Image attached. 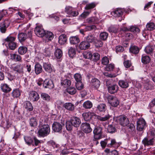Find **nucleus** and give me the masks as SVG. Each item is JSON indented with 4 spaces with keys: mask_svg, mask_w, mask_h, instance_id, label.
I'll use <instances>...</instances> for the list:
<instances>
[{
    "mask_svg": "<svg viewBox=\"0 0 155 155\" xmlns=\"http://www.w3.org/2000/svg\"><path fill=\"white\" fill-rule=\"evenodd\" d=\"M101 144L103 148H104L106 145L108 147L115 148L118 147L120 146V143L116 142L115 139L110 138L101 141Z\"/></svg>",
    "mask_w": 155,
    "mask_h": 155,
    "instance_id": "f257e3e1",
    "label": "nucleus"
},
{
    "mask_svg": "<svg viewBox=\"0 0 155 155\" xmlns=\"http://www.w3.org/2000/svg\"><path fill=\"white\" fill-rule=\"evenodd\" d=\"M50 131V128L48 125L44 124L40 126L38 133L39 136L44 137L48 135Z\"/></svg>",
    "mask_w": 155,
    "mask_h": 155,
    "instance_id": "f03ea898",
    "label": "nucleus"
},
{
    "mask_svg": "<svg viewBox=\"0 0 155 155\" xmlns=\"http://www.w3.org/2000/svg\"><path fill=\"white\" fill-rule=\"evenodd\" d=\"M34 31L36 35L39 37H43L45 32L42 26L41 25H37Z\"/></svg>",
    "mask_w": 155,
    "mask_h": 155,
    "instance_id": "7ed1b4c3",
    "label": "nucleus"
},
{
    "mask_svg": "<svg viewBox=\"0 0 155 155\" xmlns=\"http://www.w3.org/2000/svg\"><path fill=\"white\" fill-rule=\"evenodd\" d=\"M118 121L120 124L123 127L127 126L129 123L128 119L124 115L118 117Z\"/></svg>",
    "mask_w": 155,
    "mask_h": 155,
    "instance_id": "20e7f679",
    "label": "nucleus"
},
{
    "mask_svg": "<svg viewBox=\"0 0 155 155\" xmlns=\"http://www.w3.org/2000/svg\"><path fill=\"white\" fill-rule=\"evenodd\" d=\"M108 101L112 106L114 107H117L119 104L118 98L114 96H110L108 98Z\"/></svg>",
    "mask_w": 155,
    "mask_h": 155,
    "instance_id": "39448f33",
    "label": "nucleus"
},
{
    "mask_svg": "<svg viewBox=\"0 0 155 155\" xmlns=\"http://www.w3.org/2000/svg\"><path fill=\"white\" fill-rule=\"evenodd\" d=\"M145 121L142 119H139L137 122V130L141 131L143 130L145 127Z\"/></svg>",
    "mask_w": 155,
    "mask_h": 155,
    "instance_id": "423d86ee",
    "label": "nucleus"
},
{
    "mask_svg": "<svg viewBox=\"0 0 155 155\" xmlns=\"http://www.w3.org/2000/svg\"><path fill=\"white\" fill-rule=\"evenodd\" d=\"M81 129L85 133H88L91 132L92 129L90 124L87 123H83L81 125Z\"/></svg>",
    "mask_w": 155,
    "mask_h": 155,
    "instance_id": "0eeeda50",
    "label": "nucleus"
},
{
    "mask_svg": "<svg viewBox=\"0 0 155 155\" xmlns=\"http://www.w3.org/2000/svg\"><path fill=\"white\" fill-rule=\"evenodd\" d=\"M94 138L95 139H100L102 136V129L100 127L95 128L94 130Z\"/></svg>",
    "mask_w": 155,
    "mask_h": 155,
    "instance_id": "6e6552de",
    "label": "nucleus"
},
{
    "mask_svg": "<svg viewBox=\"0 0 155 155\" xmlns=\"http://www.w3.org/2000/svg\"><path fill=\"white\" fill-rule=\"evenodd\" d=\"M107 87L109 92L111 94L117 93L119 89L118 86L116 84L110 85Z\"/></svg>",
    "mask_w": 155,
    "mask_h": 155,
    "instance_id": "1a4fd4ad",
    "label": "nucleus"
},
{
    "mask_svg": "<svg viewBox=\"0 0 155 155\" xmlns=\"http://www.w3.org/2000/svg\"><path fill=\"white\" fill-rule=\"evenodd\" d=\"M37 122L36 119L35 117L31 118L30 120V126L31 127V131L33 132L32 134L35 133L34 129L36 128L37 125Z\"/></svg>",
    "mask_w": 155,
    "mask_h": 155,
    "instance_id": "9d476101",
    "label": "nucleus"
},
{
    "mask_svg": "<svg viewBox=\"0 0 155 155\" xmlns=\"http://www.w3.org/2000/svg\"><path fill=\"white\" fill-rule=\"evenodd\" d=\"M90 84L92 87L96 89L99 87L100 82L98 79L94 78L91 79Z\"/></svg>",
    "mask_w": 155,
    "mask_h": 155,
    "instance_id": "9b49d317",
    "label": "nucleus"
},
{
    "mask_svg": "<svg viewBox=\"0 0 155 155\" xmlns=\"http://www.w3.org/2000/svg\"><path fill=\"white\" fill-rule=\"evenodd\" d=\"M43 86L45 88H52L54 85L53 81L49 79H45L43 83Z\"/></svg>",
    "mask_w": 155,
    "mask_h": 155,
    "instance_id": "f8f14e48",
    "label": "nucleus"
},
{
    "mask_svg": "<svg viewBox=\"0 0 155 155\" xmlns=\"http://www.w3.org/2000/svg\"><path fill=\"white\" fill-rule=\"evenodd\" d=\"M72 125L73 126L78 127L81 124V121L80 119L76 117H73L70 120Z\"/></svg>",
    "mask_w": 155,
    "mask_h": 155,
    "instance_id": "ddd939ff",
    "label": "nucleus"
},
{
    "mask_svg": "<svg viewBox=\"0 0 155 155\" xmlns=\"http://www.w3.org/2000/svg\"><path fill=\"white\" fill-rule=\"evenodd\" d=\"M62 125L59 122H54L52 125V129L55 132H59L62 129Z\"/></svg>",
    "mask_w": 155,
    "mask_h": 155,
    "instance_id": "4468645a",
    "label": "nucleus"
},
{
    "mask_svg": "<svg viewBox=\"0 0 155 155\" xmlns=\"http://www.w3.org/2000/svg\"><path fill=\"white\" fill-rule=\"evenodd\" d=\"M84 119L86 121H88L90 120L92 117H94L95 118L96 114L94 113L91 112L84 113L82 114Z\"/></svg>",
    "mask_w": 155,
    "mask_h": 155,
    "instance_id": "2eb2a0df",
    "label": "nucleus"
},
{
    "mask_svg": "<svg viewBox=\"0 0 155 155\" xmlns=\"http://www.w3.org/2000/svg\"><path fill=\"white\" fill-rule=\"evenodd\" d=\"M46 38L45 42H48L51 41L54 37V35L53 33L49 31H45V34L43 36Z\"/></svg>",
    "mask_w": 155,
    "mask_h": 155,
    "instance_id": "dca6fc26",
    "label": "nucleus"
},
{
    "mask_svg": "<svg viewBox=\"0 0 155 155\" xmlns=\"http://www.w3.org/2000/svg\"><path fill=\"white\" fill-rule=\"evenodd\" d=\"M142 142L145 146L152 145L153 144V139H149L146 137L143 140Z\"/></svg>",
    "mask_w": 155,
    "mask_h": 155,
    "instance_id": "f3484780",
    "label": "nucleus"
},
{
    "mask_svg": "<svg viewBox=\"0 0 155 155\" xmlns=\"http://www.w3.org/2000/svg\"><path fill=\"white\" fill-rule=\"evenodd\" d=\"M43 66L45 70L48 72L51 73L53 71V67L50 64L48 63H44Z\"/></svg>",
    "mask_w": 155,
    "mask_h": 155,
    "instance_id": "a211bd4d",
    "label": "nucleus"
},
{
    "mask_svg": "<svg viewBox=\"0 0 155 155\" xmlns=\"http://www.w3.org/2000/svg\"><path fill=\"white\" fill-rule=\"evenodd\" d=\"M30 97L32 101H37L39 98V96L38 94L35 91H32L30 94Z\"/></svg>",
    "mask_w": 155,
    "mask_h": 155,
    "instance_id": "6ab92c4d",
    "label": "nucleus"
},
{
    "mask_svg": "<svg viewBox=\"0 0 155 155\" xmlns=\"http://www.w3.org/2000/svg\"><path fill=\"white\" fill-rule=\"evenodd\" d=\"M90 46L89 43L87 41H82L79 45V48L81 50H86L88 49Z\"/></svg>",
    "mask_w": 155,
    "mask_h": 155,
    "instance_id": "aec40b11",
    "label": "nucleus"
},
{
    "mask_svg": "<svg viewBox=\"0 0 155 155\" xmlns=\"http://www.w3.org/2000/svg\"><path fill=\"white\" fill-rule=\"evenodd\" d=\"M123 14V11L120 8H118L114 11L111 12V14L114 17H120Z\"/></svg>",
    "mask_w": 155,
    "mask_h": 155,
    "instance_id": "412c9836",
    "label": "nucleus"
},
{
    "mask_svg": "<svg viewBox=\"0 0 155 155\" xmlns=\"http://www.w3.org/2000/svg\"><path fill=\"white\" fill-rule=\"evenodd\" d=\"M67 41L66 36L65 34H62L59 37L58 42L61 45L64 44Z\"/></svg>",
    "mask_w": 155,
    "mask_h": 155,
    "instance_id": "4be33fe9",
    "label": "nucleus"
},
{
    "mask_svg": "<svg viewBox=\"0 0 155 155\" xmlns=\"http://www.w3.org/2000/svg\"><path fill=\"white\" fill-rule=\"evenodd\" d=\"M111 116L109 114L106 115L104 117H101L96 114L95 118H97L98 120L101 121H104L108 120Z\"/></svg>",
    "mask_w": 155,
    "mask_h": 155,
    "instance_id": "5701e85b",
    "label": "nucleus"
},
{
    "mask_svg": "<svg viewBox=\"0 0 155 155\" xmlns=\"http://www.w3.org/2000/svg\"><path fill=\"white\" fill-rule=\"evenodd\" d=\"M1 87L2 91L5 93L8 92L11 90V88L6 84H2Z\"/></svg>",
    "mask_w": 155,
    "mask_h": 155,
    "instance_id": "b1692460",
    "label": "nucleus"
},
{
    "mask_svg": "<svg viewBox=\"0 0 155 155\" xmlns=\"http://www.w3.org/2000/svg\"><path fill=\"white\" fill-rule=\"evenodd\" d=\"M80 41L78 36H72L70 38V42L71 44L74 45L78 43Z\"/></svg>",
    "mask_w": 155,
    "mask_h": 155,
    "instance_id": "393cba45",
    "label": "nucleus"
},
{
    "mask_svg": "<svg viewBox=\"0 0 155 155\" xmlns=\"http://www.w3.org/2000/svg\"><path fill=\"white\" fill-rule=\"evenodd\" d=\"M18 38L21 43L24 41L27 38V35L26 33H21L18 35Z\"/></svg>",
    "mask_w": 155,
    "mask_h": 155,
    "instance_id": "a878e982",
    "label": "nucleus"
},
{
    "mask_svg": "<svg viewBox=\"0 0 155 155\" xmlns=\"http://www.w3.org/2000/svg\"><path fill=\"white\" fill-rule=\"evenodd\" d=\"M119 86L123 88H127L129 86L128 82L126 80H121L119 81Z\"/></svg>",
    "mask_w": 155,
    "mask_h": 155,
    "instance_id": "bb28decb",
    "label": "nucleus"
},
{
    "mask_svg": "<svg viewBox=\"0 0 155 155\" xmlns=\"http://www.w3.org/2000/svg\"><path fill=\"white\" fill-rule=\"evenodd\" d=\"M11 59L15 61H21V56L15 54H10Z\"/></svg>",
    "mask_w": 155,
    "mask_h": 155,
    "instance_id": "cd10ccee",
    "label": "nucleus"
},
{
    "mask_svg": "<svg viewBox=\"0 0 155 155\" xmlns=\"http://www.w3.org/2000/svg\"><path fill=\"white\" fill-rule=\"evenodd\" d=\"M129 50L130 53L134 54H137L139 51V48L135 46H131Z\"/></svg>",
    "mask_w": 155,
    "mask_h": 155,
    "instance_id": "c85d7f7f",
    "label": "nucleus"
},
{
    "mask_svg": "<svg viewBox=\"0 0 155 155\" xmlns=\"http://www.w3.org/2000/svg\"><path fill=\"white\" fill-rule=\"evenodd\" d=\"M64 107L69 110L72 111L74 109V105L71 103H66L64 105Z\"/></svg>",
    "mask_w": 155,
    "mask_h": 155,
    "instance_id": "c756f323",
    "label": "nucleus"
},
{
    "mask_svg": "<svg viewBox=\"0 0 155 155\" xmlns=\"http://www.w3.org/2000/svg\"><path fill=\"white\" fill-rule=\"evenodd\" d=\"M107 131L108 133L112 134L116 131V129L114 125L110 124L108 125Z\"/></svg>",
    "mask_w": 155,
    "mask_h": 155,
    "instance_id": "7c9ffc66",
    "label": "nucleus"
},
{
    "mask_svg": "<svg viewBox=\"0 0 155 155\" xmlns=\"http://www.w3.org/2000/svg\"><path fill=\"white\" fill-rule=\"evenodd\" d=\"M86 41L89 43L96 41V38L94 35L92 34L88 35L86 38Z\"/></svg>",
    "mask_w": 155,
    "mask_h": 155,
    "instance_id": "2f4dec72",
    "label": "nucleus"
},
{
    "mask_svg": "<svg viewBox=\"0 0 155 155\" xmlns=\"http://www.w3.org/2000/svg\"><path fill=\"white\" fill-rule=\"evenodd\" d=\"M42 70L41 66L39 64H36L35 66V71L36 74L41 73Z\"/></svg>",
    "mask_w": 155,
    "mask_h": 155,
    "instance_id": "473e14b6",
    "label": "nucleus"
},
{
    "mask_svg": "<svg viewBox=\"0 0 155 155\" xmlns=\"http://www.w3.org/2000/svg\"><path fill=\"white\" fill-rule=\"evenodd\" d=\"M87 22L89 24H97L98 21L97 18L94 17H91L87 19Z\"/></svg>",
    "mask_w": 155,
    "mask_h": 155,
    "instance_id": "72a5a7b5",
    "label": "nucleus"
},
{
    "mask_svg": "<svg viewBox=\"0 0 155 155\" xmlns=\"http://www.w3.org/2000/svg\"><path fill=\"white\" fill-rule=\"evenodd\" d=\"M154 49L153 46L149 45L147 46L145 48V51L147 54H151Z\"/></svg>",
    "mask_w": 155,
    "mask_h": 155,
    "instance_id": "f704fd0d",
    "label": "nucleus"
},
{
    "mask_svg": "<svg viewBox=\"0 0 155 155\" xmlns=\"http://www.w3.org/2000/svg\"><path fill=\"white\" fill-rule=\"evenodd\" d=\"M61 84L64 87H67L71 85V82L70 80L65 79L61 81Z\"/></svg>",
    "mask_w": 155,
    "mask_h": 155,
    "instance_id": "c9c22d12",
    "label": "nucleus"
},
{
    "mask_svg": "<svg viewBox=\"0 0 155 155\" xmlns=\"http://www.w3.org/2000/svg\"><path fill=\"white\" fill-rule=\"evenodd\" d=\"M54 55L57 58H60L62 55V51L60 49L58 48L55 50Z\"/></svg>",
    "mask_w": 155,
    "mask_h": 155,
    "instance_id": "e433bc0d",
    "label": "nucleus"
},
{
    "mask_svg": "<svg viewBox=\"0 0 155 155\" xmlns=\"http://www.w3.org/2000/svg\"><path fill=\"white\" fill-rule=\"evenodd\" d=\"M83 55L84 57L86 59H91L93 57V55L90 51H85L83 53Z\"/></svg>",
    "mask_w": 155,
    "mask_h": 155,
    "instance_id": "4c0bfd02",
    "label": "nucleus"
},
{
    "mask_svg": "<svg viewBox=\"0 0 155 155\" xmlns=\"http://www.w3.org/2000/svg\"><path fill=\"white\" fill-rule=\"evenodd\" d=\"M150 61V59L149 56L144 55L142 56L141 61L143 63L147 64L149 63Z\"/></svg>",
    "mask_w": 155,
    "mask_h": 155,
    "instance_id": "58836bf2",
    "label": "nucleus"
},
{
    "mask_svg": "<svg viewBox=\"0 0 155 155\" xmlns=\"http://www.w3.org/2000/svg\"><path fill=\"white\" fill-rule=\"evenodd\" d=\"M97 109L100 111H104L106 109L107 106L104 104H100L97 107Z\"/></svg>",
    "mask_w": 155,
    "mask_h": 155,
    "instance_id": "ea45409f",
    "label": "nucleus"
},
{
    "mask_svg": "<svg viewBox=\"0 0 155 155\" xmlns=\"http://www.w3.org/2000/svg\"><path fill=\"white\" fill-rule=\"evenodd\" d=\"M146 28L147 30L152 31L155 29V25L153 22L149 23L146 25Z\"/></svg>",
    "mask_w": 155,
    "mask_h": 155,
    "instance_id": "a19ab883",
    "label": "nucleus"
},
{
    "mask_svg": "<svg viewBox=\"0 0 155 155\" xmlns=\"http://www.w3.org/2000/svg\"><path fill=\"white\" fill-rule=\"evenodd\" d=\"M76 54V51L75 49L71 47L68 50V54L69 56L71 58H73L74 57Z\"/></svg>",
    "mask_w": 155,
    "mask_h": 155,
    "instance_id": "79ce46f5",
    "label": "nucleus"
},
{
    "mask_svg": "<svg viewBox=\"0 0 155 155\" xmlns=\"http://www.w3.org/2000/svg\"><path fill=\"white\" fill-rule=\"evenodd\" d=\"M83 107L86 109H90L92 107V104L91 101H87L84 103Z\"/></svg>",
    "mask_w": 155,
    "mask_h": 155,
    "instance_id": "37998d69",
    "label": "nucleus"
},
{
    "mask_svg": "<svg viewBox=\"0 0 155 155\" xmlns=\"http://www.w3.org/2000/svg\"><path fill=\"white\" fill-rule=\"evenodd\" d=\"M28 50L27 48L25 47H20L18 49V52L20 54H25Z\"/></svg>",
    "mask_w": 155,
    "mask_h": 155,
    "instance_id": "c03bdc74",
    "label": "nucleus"
},
{
    "mask_svg": "<svg viewBox=\"0 0 155 155\" xmlns=\"http://www.w3.org/2000/svg\"><path fill=\"white\" fill-rule=\"evenodd\" d=\"M73 125H72L71 122L70 120H68L66 122V129L67 130L70 131L73 128Z\"/></svg>",
    "mask_w": 155,
    "mask_h": 155,
    "instance_id": "a18cd8bd",
    "label": "nucleus"
},
{
    "mask_svg": "<svg viewBox=\"0 0 155 155\" xmlns=\"http://www.w3.org/2000/svg\"><path fill=\"white\" fill-rule=\"evenodd\" d=\"M41 97L43 100L49 101L50 100V96L47 94L45 93H42L41 94Z\"/></svg>",
    "mask_w": 155,
    "mask_h": 155,
    "instance_id": "49530a36",
    "label": "nucleus"
},
{
    "mask_svg": "<svg viewBox=\"0 0 155 155\" xmlns=\"http://www.w3.org/2000/svg\"><path fill=\"white\" fill-rule=\"evenodd\" d=\"M108 35L107 33L106 32H103L100 34V38L101 39L105 40L107 39Z\"/></svg>",
    "mask_w": 155,
    "mask_h": 155,
    "instance_id": "de8ad7c7",
    "label": "nucleus"
},
{
    "mask_svg": "<svg viewBox=\"0 0 155 155\" xmlns=\"http://www.w3.org/2000/svg\"><path fill=\"white\" fill-rule=\"evenodd\" d=\"M75 86L77 89L78 90H82L84 88V85L82 82H76Z\"/></svg>",
    "mask_w": 155,
    "mask_h": 155,
    "instance_id": "09e8293b",
    "label": "nucleus"
},
{
    "mask_svg": "<svg viewBox=\"0 0 155 155\" xmlns=\"http://www.w3.org/2000/svg\"><path fill=\"white\" fill-rule=\"evenodd\" d=\"M129 31L137 33L140 32V30L137 27L131 26L129 28Z\"/></svg>",
    "mask_w": 155,
    "mask_h": 155,
    "instance_id": "8fccbe9b",
    "label": "nucleus"
},
{
    "mask_svg": "<svg viewBox=\"0 0 155 155\" xmlns=\"http://www.w3.org/2000/svg\"><path fill=\"white\" fill-rule=\"evenodd\" d=\"M74 78L76 82H81L82 77L79 73H76L74 75Z\"/></svg>",
    "mask_w": 155,
    "mask_h": 155,
    "instance_id": "3c124183",
    "label": "nucleus"
},
{
    "mask_svg": "<svg viewBox=\"0 0 155 155\" xmlns=\"http://www.w3.org/2000/svg\"><path fill=\"white\" fill-rule=\"evenodd\" d=\"M96 5L95 3L93 2L91 3L87 4L85 7V9L86 10H89L90 9H92L94 8Z\"/></svg>",
    "mask_w": 155,
    "mask_h": 155,
    "instance_id": "603ef678",
    "label": "nucleus"
},
{
    "mask_svg": "<svg viewBox=\"0 0 155 155\" xmlns=\"http://www.w3.org/2000/svg\"><path fill=\"white\" fill-rule=\"evenodd\" d=\"M15 39V38L14 37H12L11 36H8L6 39H5V41L6 42H7L8 44L10 43H11L14 42Z\"/></svg>",
    "mask_w": 155,
    "mask_h": 155,
    "instance_id": "864d4df0",
    "label": "nucleus"
},
{
    "mask_svg": "<svg viewBox=\"0 0 155 155\" xmlns=\"http://www.w3.org/2000/svg\"><path fill=\"white\" fill-rule=\"evenodd\" d=\"M67 92L70 94L73 95L75 94L76 92V89L74 87H70L67 89Z\"/></svg>",
    "mask_w": 155,
    "mask_h": 155,
    "instance_id": "5fc2aeb1",
    "label": "nucleus"
},
{
    "mask_svg": "<svg viewBox=\"0 0 155 155\" xmlns=\"http://www.w3.org/2000/svg\"><path fill=\"white\" fill-rule=\"evenodd\" d=\"M12 69L14 71L20 73L21 71L22 67L21 64H19L12 67Z\"/></svg>",
    "mask_w": 155,
    "mask_h": 155,
    "instance_id": "6e6d98bb",
    "label": "nucleus"
},
{
    "mask_svg": "<svg viewBox=\"0 0 155 155\" xmlns=\"http://www.w3.org/2000/svg\"><path fill=\"white\" fill-rule=\"evenodd\" d=\"M108 31L110 32L116 33L117 32L118 29L117 27L111 26L109 28Z\"/></svg>",
    "mask_w": 155,
    "mask_h": 155,
    "instance_id": "4d7b16f0",
    "label": "nucleus"
},
{
    "mask_svg": "<svg viewBox=\"0 0 155 155\" xmlns=\"http://www.w3.org/2000/svg\"><path fill=\"white\" fill-rule=\"evenodd\" d=\"M114 68V64H110L106 66L105 69L107 71H112Z\"/></svg>",
    "mask_w": 155,
    "mask_h": 155,
    "instance_id": "13d9d810",
    "label": "nucleus"
},
{
    "mask_svg": "<svg viewBox=\"0 0 155 155\" xmlns=\"http://www.w3.org/2000/svg\"><path fill=\"white\" fill-rule=\"evenodd\" d=\"M20 94V92L18 89H15L13 91L12 95L14 97H18L19 96Z\"/></svg>",
    "mask_w": 155,
    "mask_h": 155,
    "instance_id": "bf43d9fd",
    "label": "nucleus"
},
{
    "mask_svg": "<svg viewBox=\"0 0 155 155\" xmlns=\"http://www.w3.org/2000/svg\"><path fill=\"white\" fill-rule=\"evenodd\" d=\"M101 62L102 64L104 65H107L109 63V60L108 58L105 56L101 60Z\"/></svg>",
    "mask_w": 155,
    "mask_h": 155,
    "instance_id": "052dcab7",
    "label": "nucleus"
},
{
    "mask_svg": "<svg viewBox=\"0 0 155 155\" xmlns=\"http://www.w3.org/2000/svg\"><path fill=\"white\" fill-rule=\"evenodd\" d=\"M115 49L117 53L122 52L124 51V48L120 45L116 46Z\"/></svg>",
    "mask_w": 155,
    "mask_h": 155,
    "instance_id": "680f3d73",
    "label": "nucleus"
},
{
    "mask_svg": "<svg viewBox=\"0 0 155 155\" xmlns=\"http://www.w3.org/2000/svg\"><path fill=\"white\" fill-rule=\"evenodd\" d=\"M7 27L4 25V24L1 23L0 25L1 31L2 33H5L6 31V29Z\"/></svg>",
    "mask_w": 155,
    "mask_h": 155,
    "instance_id": "e2e57ef3",
    "label": "nucleus"
},
{
    "mask_svg": "<svg viewBox=\"0 0 155 155\" xmlns=\"http://www.w3.org/2000/svg\"><path fill=\"white\" fill-rule=\"evenodd\" d=\"M129 131L130 133L133 132L135 130V127L132 124H130L128 126Z\"/></svg>",
    "mask_w": 155,
    "mask_h": 155,
    "instance_id": "0e129e2a",
    "label": "nucleus"
},
{
    "mask_svg": "<svg viewBox=\"0 0 155 155\" xmlns=\"http://www.w3.org/2000/svg\"><path fill=\"white\" fill-rule=\"evenodd\" d=\"M8 45L9 48L12 50H14L16 46V44L14 42L10 43L8 44Z\"/></svg>",
    "mask_w": 155,
    "mask_h": 155,
    "instance_id": "69168bd1",
    "label": "nucleus"
},
{
    "mask_svg": "<svg viewBox=\"0 0 155 155\" xmlns=\"http://www.w3.org/2000/svg\"><path fill=\"white\" fill-rule=\"evenodd\" d=\"M73 11L72 8L70 6H67L65 8V12L68 15H70Z\"/></svg>",
    "mask_w": 155,
    "mask_h": 155,
    "instance_id": "338daca9",
    "label": "nucleus"
},
{
    "mask_svg": "<svg viewBox=\"0 0 155 155\" xmlns=\"http://www.w3.org/2000/svg\"><path fill=\"white\" fill-rule=\"evenodd\" d=\"M103 42L97 40L95 43V46L97 48L101 47L102 46Z\"/></svg>",
    "mask_w": 155,
    "mask_h": 155,
    "instance_id": "774afa93",
    "label": "nucleus"
}]
</instances>
